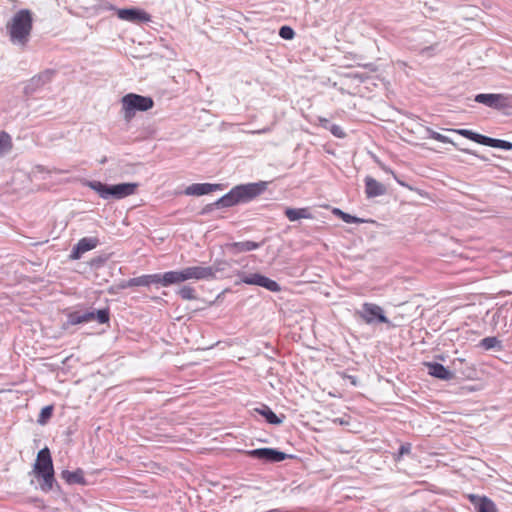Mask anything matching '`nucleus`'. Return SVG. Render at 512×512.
Returning <instances> with one entry per match:
<instances>
[{
  "instance_id": "obj_1",
  "label": "nucleus",
  "mask_w": 512,
  "mask_h": 512,
  "mask_svg": "<svg viewBox=\"0 0 512 512\" xmlns=\"http://www.w3.org/2000/svg\"><path fill=\"white\" fill-rule=\"evenodd\" d=\"M33 28V14L28 9H21L6 24V30L13 44L25 47Z\"/></svg>"
},
{
  "instance_id": "obj_2",
  "label": "nucleus",
  "mask_w": 512,
  "mask_h": 512,
  "mask_svg": "<svg viewBox=\"0 0 512 512\" xmlns=\"http://www.w3.org/2000/svg\"><path fill=\"white\" fill-rule=\"evenodd\" d=\"M266 190V183H248L233 187L222 196L216 204L220 207H232L239 203L249 202Z\"/></svg>"
},
{
  "instance_id": "obj_3",
  "label": "nucleus",
  "mask_w": 512,
  "mask_h": 512,
  "mask_svg": "<svg viewBox=\"0 0 512 512\" xmlns=\"http://www.w3.org/2000/svg\"><path fill=\"white\" fill-rule=\"evenodd\" d=\"M33 472L38 479H42L40 488L44 492H49L53 489L55 482L54 467L50 450L45 447L41 449L33 466Z\"/></svg>"
},
{
  "instance_id": "obj_4",
  "label": "nucleus",
  "mask_w": 512,
  "mask_h": 512,
  "mask_svg": "<svg viewBox=\"0 0 512 512\" xmlns=\"http://www.w3.org/2000/svg\"><path fill=\"white\" fill-rule=\"evenodd\" d=\"M88 186L94 190L103 199L109 197L115 199H122L135 194L138 184L137 183H121L116 185H107L100 181H91Z\"/></svg>"
},
{
  "instance_id": "obj_5",
  "label": "nucleus",
  "mask_w": 512,
  "mask_h": 512,
  "mask_svg": "<svg viewBox=\"0 0 512 512\" xmlns=\"http://www.w3.org/2000/svg\"><path fill=\"white\" fill-rule=\"evenodd\" d=\"M122 113L126 121H130L137 111H148L153 108L154 101L151 97L129 93L121 99Z\"/></svg>"
},
{
  "instance_id": "obj_6",
  "label": "nucleus",
  "mask_w": 512,
  "mask_h": 512,
  "mask_svg": "<svg viewBox=\"0 0 512 512\" xmlns=\"http://www.w3.org/2000/svg\"><path fill=\"white\" fill-rule=\"evenodd\" d=\"M357 315L364 323L369 325L390 324V320L385 316L384 310L374 303H364L357 311Z\"/></svg>"
},
{
  "instance_id": "obj_7",
  "label": "nucleus",
  "mask_w": 512,
  "mask_h": 512,
  "mask_svg": "<svg viewBox=\"0 0 512 512\" xmlns=\"http://www.w3.org/2000/svg\"><path fill=\"white\" fill-rule=\"evenodd\" d=\"M475 101L490 108L503 110L512 107V97L505 94H477Z\"/></svg>"
},
{
  "instance_id": "obj_8",
  "label": "nucleus",
  "mask_w": 512,
  "mask_h": 512,
  "mask_svg": "<svg viewBox=\"0 0 512 512\" xmlns=\"http://www.w3.org/2000/svg\"><path fill=\"white\" fill-rule=\"evenodd\" d=\"M244 453L254 459L262 460L269 463H277L284 461L289 457L284 452L273 448H258L254 450L244 451Z\"/></svg>"
},
{
  "instance_id": "obj_9",
  "label": "nucleus",
  "mask_w": 512,
  "mask_h": 512,
  "mask_svg": "<svg viewBox=\"0 0 512 512\" xmlns=\"http://www.w3.org/2000/svg\"><path fill=\"white\" fill-rule=\"evenodd\" d=\"M182 270L185 281L213 280L216 278V271L211 266H189Z\"/></svg>"
},
{
  "instance_id": "obj_10",
  "label": "nucleus",
  "mask_w": 512,
  "mask_h": 512,
  "mask_svg": "<svg viewBox=\"0 0 512 512\" xmlns=\"http://www.w3.org/2000/svg\"><path fill=\"white\" fill-rule=\"evenodd\" d=\"M359 81V84L354 87V89H357L354 94L358 93L363 96V89H366L368 91H372V87H378L380 85L384 86V82L381 78H379L378 75H365V73H361L358 71H354V82Z\"/></svg>"
},
{
  "instance_id": "obj_11",
  "label": "nucleus",
  "mask_w": 512,
  "mask_h": 512,
  "mask_svg": "<svg viewBox=\"0 0 512 512\" xmlns=\"http://www.w3.org/2000/svg\"><path fill=\"white\" fill-rule=\"evenodd\" d=\"M241 281L248 285H257L264 287L271 292H279L281 290L280 285L276 281L259 273L244 275L241 278Z\"/></svg>"
},
{
  "instance_id": "obj_12",
  "label": "nucleus",
  "mask_w": 512,
  "mask_h": 512,
  "mask_svg": "<svg viewBox=\"0 0 512 512\" xmlns=\"http://www.w3.org/2000/svg\"><path fill=\"white\" fill-rule=\"evenodd\" d=\"M117 16L119 19L129 22H149L151 20V16L140 9L135 8H127V9H117Z\"/></svg>"
},
{
  "instance_id": "obj_13",
  "label": "nucleus",
  "mask_w": 512,
  "mask_h": 512,
  "mask_svg": "<svg viewBox=\"0 0 512 512\" xmlns=\"http://www.w3.org/2000/svg\"><path fill=\"white\" fill-rule=\"evenodd\" d=\"M99 241L95 237H84L78 241V243L73 248L70 258L73 260H78L81 256L90 251L98 245Z\"/></svg>"
},
{
  "instance_id": "obj_14",
  "label": "nucleus",
  "mask_w": 512,
  "mask_h": 512,
  "mask_svg": "<svg viewBox=\"0 0 512 512\" xmlns=\"http://www.w3.org/2000/svg\"><path fill=\"white\" fill-rule=\"evenodd\" d=\"M221 184L195 183L185 189L186 195L201 196L210 194L214 191L222 190Z\"/></svg>"
},
{
  "instance_id": "obj_15",
  "label": "nucleus",
  "mask_w": 512,
  "mask_h": 512,
  "mask_svg": "<svg viewBox=\"0 0 512 512\" xmlns=\"http://www.w3.org/2000/svg\"><path fill=\"white\" fill-rule=\"evenodd\" d=\"M424 365L428 369V374L440 380L449 381L454 378V373L437 362H425Z\"/></svg>"
},
{
  "instance_id": "obj_16",
  "label": "nucleus",
  "mask_w": 512,
  "mask_h": 512,
  "mask_svg": "<svg viewBox=\"0 0 512 512\" xmlns=\"http://www.w3.org/2000/svg\"><path fill=\"white\" fill-rule=\"evenodd\" d=\"M261 245H262L261 243L247 240V241H241V242L227 243L225 245V249L228 252H230L234 255H237L240 253L256 250V249L260 248Z\"/></svg>"
},
{
  "instance_id": "obj_17",
  "label": "nucleus",
  "mask_w": 512,
  "mask_h": 512,
  "mask_svg": "<svg viewBox=\"0 0 512 512\" xmlns=\"http://www.w3.org/2000/svg\"><path fill=\"white\" fill-rule=\"evenodd\" d=\"M386 191V186L381 182L370 176L365 178V193L367 198L382 196L386 193Z\"/></svg>"
},
{
  "instance_id": "obj_18",
  "label": "nucleus",
  "mask_w": 512,
  "mask_h": 512,
  "mask_svg": "<svg viewBox=\"0 0 512 512\" xmlns=\"http://www.w3.org/2000/svg\"><path fill=\"white\" fill-rule=\"evenodd\" d=\"M61 477L67 484H82L84 485L85 478L84 472L82 469H77L75 471L63 470L61 472Z\"/></svg>"
},
{
  "instance_id": "obj_19",
  "label": "nucleus",
  "mask_w": 512,
  "mask_h": 512,
  "mask_svg": "<svg viewBox=\"0 0 512 512\" xmlns=\"http://www.w3.org/2000/svg\"><path fill=\"white\" fill-rule=\"evenodd\" d=\"M285 216L289 219V221H297L300 219H311L313 218L310 213L309 208H286Z\"/></svg>"
},
{
  "instance_id": "obj_20",
  "label": "nucleus",
  "mask_w": 512,
  "mask_h": 512,
  "mask_svg": "<svg viewBox=\"0 0 512 512\" xmlns=\"http://www.w3.org/2000/svg\"><path fill=\"white\" fill-rule=\"evenodd\" d=\"M184 273L183 270L180 271H168L164 273V287L180 284L184 282Z\"/></svg>"
},
{
  "instance_id": "obj_21",
  "label": "nucleus",
  "mask_w": 512,
  "mask_h": 512,
  "mask_svg": "<svg viewBox=\"0 0 512 512\" xmlns=\"http://www.w3.org/2000/svg\"><path fill=\"white\" fill-rule=\"evenodd\" d=\"M483 145L493 147V148H499L503 150H511L512 149V142L502 140V139H495L488 136H485Z\"/></svg>"
},
{
  "instance_id": "obj_22",
  "label": "nucleus",
  "mask_w": 512,
  "mask_h": 512,
  "mask_svg": "<svg viewBox=\"0 0 512 512\" xmlns=\"http://www.w3.org/2000/svg\"><path fill=\"white\" fill-rule=\"evenodd\" d=\"M479 346L485 350H491V349L501 350L502 349L501 341L497 337H494V336L483 338L480 341Z\"/></svg>"
},
{
  "instance_id": "obj_23",
  "label": "nucleus",
  "mask_w": 512,
  "mask_h": 512,
  "mask_svg": "<svg viewBox=\"0 0 512 512\" xmlns=\"http://www.w3.org/2000/svg\"><path fill=\"white\" fill-rule=\"evenodd\" d=\"M476 509L477 512H497L495 504L487 497L479 498Z\"/></svg>"
},
{
  "instance_id": "obj_24",
  "label": "nucleus",
  "mask_w": 512,
  "mask_h": 512,
  "mask_svg": "<svg viewBox=\"0 0 512 512\" xmlns=\"http://www.w3.org/2000/svg\"><path fill=\"white\" fill-rule=\"evenodd\" d=\"M13 147L11 136L5 132H0V156L9 152Z\"/></svg>"
},
{
  "instance_id": "obj_25",
  "label": "nucleus",
  "mask_w": 512,
  "mask_h": 512,
  "mask_svg": "<svg viewBox=\"0 0 512 512\" xmlns=\"http://www.w3.org/2000/svg\"><path fill=\"white\" fill-rule=\"evenodd\" d=\"M135 286H148L147 275H142L139 277L131 278L120 284L122 289L135 287Z\"/></svg>"
},
{
  "instance_id": "obj_26",
  "label": "nucleus",
  "mask_w": 512,
  "mask_h": 512,
  "mask_svg": "<svg viewBox=\"0 0 512 512\" xmlns=\"http://www.w3.org/2000/svg\"><path fill=\"white\" fill-rule=\"evenodd\" d=\"M257 411L266 419L270 424H280L281 419L268 407H264L262 410Z\"/></svg>"
},
{
  "instance_id": "obj_27",
  "label": "nucleus",
  "mask_w": 512,
  "mask_h": 512,
  "mask_svg": "<svg viewBox=\"0 0 512 512\" xmlns=\"http://www.w3.org/2000/svg\"><path fill=\"white\" fill-rule=\"evenodd\" d=\"M52 413H53V406L52 405L45 406L44 408H42V410L39 414V417L37 419V422L40 425H45L48 422V420L51 418Z\"/></svg>"
},
{
  "instance_id": "obj_28",
  "label": "nucleus",
  "mask_w": 512,
  "mask_h": 512,
  "mask_svg": "<svg viewBox=\"0 0 512 512\" xmlns=\"http://www.w3.org/2000/svg\"><path fill=\"white\" fill-rule=\"evenodd\" d=\"M179 295L184 300H193L196 299L195 289L191 286H183L179 290Z\"/></svg>"
},
{
  "instance_id": "obj_29",
  "label": "nucleus",
  "mask_w": 512,
  "mask_h": 512,
  "mask_svg": "<svg viewBox=\"0 0 512 512\" xmlns=\"http://www.w3.org/2000/svg\"><path fill=\"white\" fill-rule=\"evenodd\" d=\"M68 321L72 325H77L81 323H87L85 313L81 314L79 312H72L68 315Z\"/></svg>"
},
{
  "instance_id": "obj_30",
  "label": "nucleus",
  "mask_w": 512,
  "mask_h": 512,
  "mask_svg": "<svg viewBox=\"0 0 512 512\" xmlns=\"http://www.w3.org/2000/svg\"><path fill=\"white\" fill-rule=\"evenodd\" d=\"M95 320L100 324L108 323L110 320V312L109 309H101L96 312Z\"/></svg>"
},
{
  "instance_id": "obj_31",
  "label": "nucleus",
  "mask_w": 512,
  "mask_h": 512,
  "mask_svg": "<svg viewBox=\"0 0 512 512\" xmlns=\"http://www.w3.org/2000/svg\"><path fill=\"white\" fill-rule=\"evenodd\" d=\"M279 36L285 40H291L294 38L295 32L289 26H282L279 30Z\"/></svg>"
},
{
  "instance_id": "obj_32",
  "label": "nucleus",
  "mask_w": 512,
  "mask_h": 512,
  "mask_svg": "<svg viewBox=\"0 0 512 512\" xmlns=\"http://www.w3.org/2000/svg\"><path fill=\"white\" fill-rule=\"evenodd\" d=\"M465 138L469 139V140H472L478 144H481L483 145L484 143V139H485V135H482V134H478L472 130H468L467 133H466V136Z\"/></svg>"
},
{
  "instance_id": "obj_33",
  "label": "nucleus",
  "mask_w": 512,
  "mask_h": 512,
  "mask_svg": "<svg viewBox=\"0 0 512 512\" xmlns=\"http://www.w3.org/2000/svg\"><path fill=\"white\" fill-rule=\"evenodd\" d=\"M148 286L151 284H161L164 286V274H149L147 275Z\"/></svg>"
},
{
  "instance_id": "obj_34",
  "label": "nucleus",
  "mask_w": 512,
  "mask_h": 512,
  "mask_svg": "<svg viewBox=\"0 0 512 512\" xmlns=\"http://www.w3.org/2000/svg\"><path fill=\"white\" fill-rule=\"evenodd\" d=\"M430 137L441 143H452V141L445 135H442L436 131H430Z\"/></svg>"
},
{
  "instance_id": "obj_35",
  "label": "nucleus",
  "mask_w": 512,
  "mask_h": 512,
  "mask_svg": "<svg viewBox=\"0 0 512 512\" xmlns=\"http://www.w3.org/2000/svg\"><path fill=\"white\" fill-rule=\"evenodd\" d=\"M411 444L410 443H404L400 446L399 450H398V456H397V459H400L401 457H403L404 455H408L411 453Z\"/></svg>"
},
{
  "instance_id": "obj_36",
  "label": "nucleus",
  "mask_w": 512,
  "mask_h": 512,
  "mask_svg": "<svg viewBox=\"0 0 512 512\" xmlns=\"http://www.w3.org/2000/svg\"><path fill=\"white\" fill-rule=\"evenodd\" d=\"M333 213L336 214V215H339L347 223H351L352 222V215H350L348 213H344L341 210L336 209V208L333 210Z\"/></svg>"
},
{
  "instance_id": "obj_37",
  "label": "nucleus",
  "mask_w": 512,
  "mask_h": 512,
  "mask_svg": "<svg viewBox=\"0 0 512 512\" xmlns=\"http://www.w3.org/2000/svg\"><path fill=\"white\" fill-rule=\"evenodd\" d=\"M331 132L337 136V137H342L344 134L342 132V129L339 127V126H336V125H333L331 127Z\"/></svg>"
},
{
  "instance_id": "obj_38",
  "label": "nucleus",
  "mask_w": 512,
  "mask_h": 512,
  "mask_svg": "<svg viewBox=\"0 0 512 512\" xmlns=\"http://www.w3.org/2000/svg\"><path fill=\"white\" fill-rule=\"evenodd\" d=\"M85 315H86L87 322L95 320V317H96L95 312H86Z\"/></svg>"
},
{
  "instance_id": "obj_39",
  "label": "nucleus",
  "mask_w": 512,
  "mask_h": 512,
  "mask_svg": "<svg viewBox=\"0 0 512 512\" xmlns=\"http://www.w3.org/2000/svg\"><path fill=\"white\" fill-rule=\"evenodd\" d=\"M464 363H465V359H463V358H456L453 360V366L455 368H458V364L462 365Z\"/></svg>"
},
{
  "instance_id": "obj_40",
  "label": "nucleus",
  "mask_w": 512,
  "mask_h": 512,
  "mask_svg": "<svg viewBox=\"0 0 512 512\" xmlns=\"http://www.w3.org/2000/svg\"><path fill=\"white\" fill-rule=\"evenodd\" d=\"M452 131L465 137L468 129H453Z\"/></svg>"
},
{
  "instance_id": "obj_41",
  "label": "nucleus",
  "mask_w": 512,
  "mask_h": 512,
  "mask_svg": "<svg viewBox=\"0 0 512 512\" xmlns=\"http://www.w3.org/2000/svg\"><path fill=\"white\" fill-rule=\"evenodd\" d=\"M462 151H463V152H465V153H467V154L474 155V156H476V157H478V158H480V159H482V160H486V158H485V157H481V156L477 155L474 151H472V150H470V149H463Z\"/></svg>"
},
{
  "instance_id": "obj_42",
  "label": "nucleus",
  "mask_w": 512,
  "mask_h": 512,
  "mask_svg": "<svg viewBox=\"0 0 512 512\" xmlns=\"http://www.w3.org/2000/svg\"><path fill=\"white\" fill-rule=\"evenodd\" d=\"M269 131H270V129H269V128H263V129H261V130L253 131L252 133H258V134H260V133H267V132H269Z\"/></svg>"
},
{
  "instance_id": "obj_43",
  "label": "nucleus",
  "mask_w": 512,
  "mask_h": 512,
  "mask_svg": "<svg viewBox=\"0 0 512 512\" xmlns=\"http://www.w3.org/2000/svg\"><path fill=\"white\" fill-rule=\"evenodd\" d=\"M363 222H364L363 219L354 216V223H363Z\"/></svg>"
},
{
  "instance_id": "obj_44",
  "label": "nucleus",
  "mask_w": 512,
  "mask_h": 512,
  "mask_svg": "<svg viewBox=\"0 0 512 512\" xmlns=\"http://www.w3.org/2000/svg\"><path fill=\"white\" fill-rule=\"evenodd\" d=\"M470 498H471L472 501H474L476 496L472 495Z\"/></svg>"
}]
</instances>
